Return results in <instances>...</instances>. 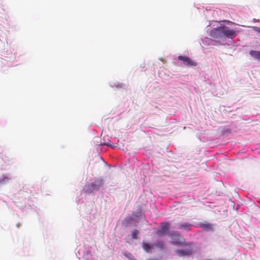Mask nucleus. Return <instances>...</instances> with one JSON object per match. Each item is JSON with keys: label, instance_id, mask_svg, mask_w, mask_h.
<instances>
[{"label": "nucleus", "instance_id": "nucleus-10", "mask_svg": "<svg viewBox=\"0 0 260 260\" xmlns=\"http://www.w3.org/2000/svg\"><path fill=\"white\" fill-rule=\"evenodd\" d=\"M139 233V232L137 230H136V229L132 231V239H137V236H138Z\"/></svg>", "mask_w": 260, "mask_h": 260}, {"label": "nucleus", "instance_id": "nucleus-1", "mask_svg": "<svg viewBox=\"0 0 260 260\" xmlns=\"http://www.w3.org/2000/svg\"><path fill=\"white\" fill-rule=\"evenodd\" d=\"M104 179L100 177H96L93 179V181L88 185L86 188V192L91 193L94 190H98L104 184Z\"/></svg>", "mask_w": 260, "mask_h": 260}, {"label": "nucleus", "instance_id": "nucleus-6", "mask_svg": "<svg viewBox=\"0 0 260 260\" xmlns=\"http://www.w3.org/2000/svg\"><path fill=\"white\" fill-rule=\"evenodd\" d=\"M169 229V224L168 223H162L160 226V230L157 232L159 235L166 233Z\"/></svg>", "mask_w": 260, "mask_h": 260}, {"label": "nucleus", "instance_id": "nucleus-5", "mask_svg": "<svg viewBox=\"0 0 260 260\" xmlns=\"http://www.w3.org/2000/svg\"><path fill=\"white\" fill-rule=\"evenodd\" d=\"M175 252L177 253L179 257H182L185 255L189 256L192 253V251L191 249L176 250Z\"/></svg>", "mask_w": 260, "mask_h": 260}, {"label": "nucleus", "instance_id": "nucleus-2", "mask_svg": "<svg viewBox=\"0 0 260 260\" xmlns=\"http://www.w3.org/2000/svg\"><path fill=\"white\" fill-rule=\"evenodd\" d=\"M222 30V26L213 28L210 32V37L214 40L224 41Z\"/></svg>", "mask_w": 260, "mask_h": 260}, {"label": "nucleus", "instance_id": "nucleus-3", "mask_svg": "<svg viewBox=\"0 0 260 260\" xmlns=\"http://www.w3.org/2000/svg\"><path fill=\"white\" fill-rule=\"evenodd\" d=\"M178 59L179 60H182L184 63V65L188 67H196L197 65V63L193 60H192L189 57L183 56H178Z\"/></svg>", "mask_w": 260, "mask_h": 260}, {"label": "nucleus", "instance_id": "nucleus-13", "mask_svg": "<svg viewBox=\"0 0 260 260\" xmlns=\"http://www.w3.org/2000/svg\"><path fill=\"white\" fill-rule=\"evenodd\" d=\"M172 244L175 245H185V244L184 243L179 242V241H174L172 242Z\"/></svg>", "mask_w": 260, "mask_h": 260}, {"label": "nucleus", "instance_id": "nucleus-15", "mask_svg": "<svg viewBox=\"0 0 260 260\" xmlns=\"http://www.w3.org/2000/svg\"><path fill=\"white\" fill-rule=\"evenodd\" d=\"M106 145L108 146H112V143L111 142H108L106 144Z\"/></svg>", "mask_w": 260, "mask_h": 260}, {"label": "nucleus", "instance_id": "nucleus-9", "mask_svg": "<svg viewBox=\"0 0 260 260\" xmlns=\"http://www.w3.org/2000/svg\"><path fill=\"white\" fill-rule=\"evenodd\" d=\"M200 226L201 228L205 229H211L212 228V224L207 222H205V223H201Z\"/></svg>", "mask_w": 260, "mask_h": 260}, {"label": "nucleus", "instance_id": "nucleus-8", "mask_svg": "<svg viewBox=\"0 0 260 260\" xmlns=\"http://www.w3.org/2000/svg\"><path fill=\"white\" fill-rule=\"evenodd\" d=\"M142 247L144 250L147 252H149L150 250L152 248V246L149 244L146 243H143Z\"/></svg>", "mask_w": 260, "mask_h": 260}, {"label": "nucleus", "instance_id": "nucleus-4", "mask_svg": "<svg viewBox=\"0 0 260 260\" xmlns=\"http://www.w3.org/2000/svg\"><path fill=\"white\" fill-rule=\"evenodd\" d=\"M223 29V36L224 40L226 37L232 39L235 36V31L232 29H229L228 27L222 26Z\"/></svg>", "mask_w": 260, "mask_h": 260}, {"label": "nucleus", "instance_id": "nucleus-11", "mask_svg": "<svg viewBox=\"0 0 260 260\" xmlns=\"http://www.w3.org/2000/svg\"><path fill=\"white\" fill-rule=\"evenodd\" d=\"M155 246L156 247L162 249L164 247V243H163V242L160 241H157L155 244Z\"/></svg>", "mask_w": 260, "mask_h": 260}, {"label": "nucleus", "instance_id": "nucleus-12", "mask_svg": "<svg viewBox=\"0 0 260 260\" xmlns=\"http://www.w3.org/2000/svg\"><path fill=\"white\" fill-rule=\"evenodd\" d=\"M189 224L186 222V223H181L179 225V228H187L189 226Z\"/></svg>", "mask_w": 260, "mask_h": 260}, {"label": "nucleus", "instance_id": "nucleus-7", "mask_svg": "<svg viewBox=\"0 0 260 260\" xmlns=\"http://www.w3.org/2000/svg\"><path fill=\"white\" fill-rule=\"evenodd\" d=\"M250 55L255 59L260 60V52L254 50H251L249 52Z\"/></svg>", "mask_w": 260, "mask_h": 260}, {"label": "nucleus", "instance_id": "nucleus-14", "mask_svg": "<svg viewBox=\"0 0 260 260\" xmlns=\"http://www.w3.org/2000/svg\"><path fill=\"white\" fill-rule=\"evenodd\" d=\"M10 178H9L8 177H4L3 179L2 180H0V183H2V182H3L4 181H5V180H9Z\"/></svg>", "mask_w": 260, "mask_h": 260}, {"label": "nucleus", "instance_id": "nucleus-16", "mask_svg": "<svg viewBox=\"0 0 260 260\" xmlns=\"http://www.w3.org/2000/svg\"><path fill=\"white\" fill-rule=\"evenodd\" d=\"M258 32L260 33V30H258Z\"/></svg>", "mask_w": 260, "mask_h": 260}]
</instances>
